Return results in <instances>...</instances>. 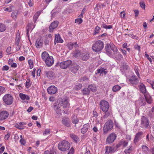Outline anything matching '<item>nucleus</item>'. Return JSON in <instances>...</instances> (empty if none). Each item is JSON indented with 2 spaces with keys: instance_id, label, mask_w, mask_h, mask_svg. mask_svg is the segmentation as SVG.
<instances>
[{
  "instance_id": "1",
  "label": "nucleus",
  "mask_w": 154,
  "mask_h": 154,
  "mask_svg": "<svg viewBox=\"0 0 154 154\" xmlns=\"http://www.w3.org/2000/svg\"><path fill=\"white\" fill-rule=\"evenodd\" d=\"M60 106H62L63 107V112L66 114H68L69 112L67 109L69 107L70 103L68 97H64L62 98L60 101L59 103Z\"/></svg>"
},
{
  "instance_id": "2",
  "label": "nucleus",
  "mask_w": 154,
  "mask_h": 154,
  "mask_svg": "<svg viewBox=\"0 0 154 154\" xmlns=\"http://www.w3.org/2000/svg\"><path fill=\"white\" fill-rule=\"evenodd\" d=\"M70 146V144L68 141L65 140L60 141L58 145V149L62 151H65L68 150Z\"/></svg>"
},
{
  "instance_id": "3",
  "label": "nucleus",
  "mask_w": 154,
  "mask_h": 154,
  "mask_svg": "<svg viewBox=\"0 0 154 154\" xmlns=\"http://www.w3.org/2000/svg\"><path fill=\"white\" fill-rule=\"evenodd\" d=\"M103 46L104 44L103 42L98 40L96 42L93 44L92 48L94 51L98 52L103 49Z\"/></svg>"
},
{
  "instance_id": "4",
  "label": "nucleus",
  "mask_w": 154,
  "mask_h": 154,
  "mask_svg": "<svg viewBox=\"0 0 154 154\" xmlns=\"http://www.w3.org/2000/svg\"><path fill=\"white\" fill-rule=\"evenodd\" d=\"M113 124L111 120H108L104 125L103 129V132L105 134H106L108 131L112 129L113 127Z\"/></svg>"
},
{
  "instance_id": "5",
  "label": "nucleus",
  "mask_w": 154,
  "mask_h": 154,
  "mask_svg": "<svg viewBox=\"0 0 154 154\" xmlns=\"http://www.w3.org/2000/svg\"><path fill=\"white\" fill-rule=\"evenodd\" d=\"M3 100L5 104L10 105L12 104L13 101V98L10 94H6L3 97Z\"/></svg>"
},
{
  "instance_id": "6",
  "label": "nucleus",
  "mask_w": 154,
  "mask_h": 154,
  "mask_svg": "<svg viewBox=\"0 0 154 154\" xmlns=\"http://www.w3.org/2000/svg\"><path fill=\"white\" fill-rule=\"evenodd\" d=\"M140 126L142 128H147L149 126V119L146 117L143 116L142 117L140 120Z\"/></svg>"
},
{
  "instance_id": "7",
  "label": "nucleus",
  "mask_w": 154,
  "mask_h": 154,
  "mask_svg": "<svg viewBox=\"0 0 154 154\" xmlns=\"http://www.w3.org/2000/svg\"><path fill=\"white\" fill-rule=\"evenodd\" d=\"M100 109L103 112H106L109 107V103L105 100H101L100 102Z\"/></svg>"
},
{
  "instance_id": "8",
  "label": "nucleus",
  "mask_w": 154,
  "mask_h": 154,
  "mask_svg": "<svg viewBox=\"0 0 154 154\" xmlns=\"http://www.w3.org/2000/svg\"><path fill=\"white\" fill-rule=\"evenodd\" d=\"M72 61L70 60H68L60 63V66L61 68L63 69H66L70 67L72 64Z\"/></svg>"
},
{
  "instance_id": "9",
  "label": "nucleus",
  "mask_w": 154,
  "mask_h": 154,
  "mask_svg": "<svg viewBox=\"0 0 154 154\" xmlns=\"http://www.w3.org/2000/svg\"><path fill=\"white\" fill-rule=\"evenodd\" d=\"M79 68V66L78 64L74 63L71 65L69 69L71 72L73 74L77 73Z\"/></svg>"
},
{
  "instance_id": "10",
  "label": "nucleus",
  "mask_w": 154,
  "mask_h": 154,
  "mask_svg": "<svg viewBox=\"0 0 154 154\" xmlns=\"http://www.w3.org/2000/svg\"><path fill=\"white\" fill-rule=\"evenodd\" d=\"M116 134L113 133L110 134L107 138L106 142L108 143L113 142L116 139Z\"/></svg>"
},
{
  "instance_id": "11",
  "label": "nucleus",
  "mask_w": 154,
  "mask_h": 154,
  "mask_svg": "<svg viewBox=\"0 0 154 154\" xmlns=\"http://www.w3.org/2000/svg\"><path fill=\"white\" fill-rule=\"evenodd\" d=\"M57 91V88L54 86H50L47 89L48 92L50 94H55Z\"/></svg>"
},
{
  "instance_id": "12",
  "label": "nucleus",
  "mask_w": 154,
  "mask_h": 154,
  "mask_svg": "<svg viewBox=\"0 0 154 154\" xmlns=\"http://www.w3.org/2000/svg\"><path fill=\"white\" fill-rule=\"evenodd\" d=\"M45 61L46 65L48 67L51 66L54 63L53 58L52 56H50Z\"/></svg>"
},
{
  "instance_id": "13",
  "label": "nucleus",
  "mask_w": 154,
  "mask_h": 154,
  "mask_svg": "<svg viewBox=\"0 0 154 154\" xmlns=\"http://www.w3.org/2000/svg\"><path fill=\"white\" fill-rule=\"evenodd\" d=\"M129 82L132 85H137L139 83L138 79L135 76H132L129 79Z\"/></svg>"
},
{
  "instance_id": "14",
  "label": "nucleus",
  "mask_w": 154,
  "mask_h": 154,
  "mask_svg": "<svg viewBox=\"0 0 154 154\" xmlns=\"http://www.w3.org/2000/svg\"><path fill=\"white\" fill-rule=\"evenodd\" d=\"M8 112L6 111H2L0 112V120H3L7 118L8 116Z\"/></svg>"
},
{
  "instance_id": "15",
  "label": "nucleus",
  "mask_w": 154,
  "mask_h": 154,
  "mask_svg": "<svg viewBox=\"0 0 154 154\" xmlns=\"http://www.w3.org/2000/svg\"><path fill=\"white\" fill-rule=\"evenodd\" d=\"M139 88L140 91L144 95L148 93L145 85L142 83H140L139 85Z\"/></svg>"
},
{
  "instance_id": "16",
  "label": "nucleus",
  "mask_w": 154,
  "mask_h": 154,
  "mask_svg": "<svg viewBox=\"0 0 154 154\" xmlns=\"http://www.w3.org/2000/svg\"><path fill=\"white\" fill-rule=\"evenodd\" d=\"M58 24V21H54L52 22L49 27L50 32H52L53 29H55L57 26Z\"/></svg>"
},
{
  "instance_id": "17",
  "label": "nucleus",
  "mask_w": 154,
  "mask_h": 154,
  "mask_svg": "<svg viewBox=\"0 0 154 154\" xmlns=\"http://www.w3.org/2000/svg\"><path fill=\"white\" fill-rule=\"evenodd\" d=\"M109 44H107L105 47V49L106 51V54L110 57L112 56V52L110 47Z\"/></svg>"
},
{
  "instance_id": "18",
  "label": "nucleus",
  "mask_w": 154,
  "mask_h": 154,
  "mask_svg": "<svg viewBox=\"0 0 154 154\" xmlns=\"http://www.w3.org/2000/svg\"><path fill=\"white\" fill-rule=\"evenodd\" d=\"M111 57L118 60H121L123 58L122 55L119 52L114 53Z\"/></svg>"
},
{
  "instance_id": "19",
  "label": "nucleus",
  "mask_w": 154,
  "mask_h": 154,
  "mask_svg": "<svg viewBox=\"0 0 154 154\" xmlns=\"http://www.w3.org/2000/svg\"><path fill=\"white\" fill-rule=\"evenodd\" d=\"M45 74L46 76L49 79H53L54 77V74L51 71H45Z\"/></svg>"
},
{
  "instance_id": "20",
  "label": "nucleus",
  "mask_w": 154,
  "mask_h": 154,
  "mask_svg": "<svg viewBox=\"0 0 154 154\" xmlns=\"http://www.w3.org/2000/svg\"><path fill=\"white\" fill-rule=\"evenodd\" d=\"M62 122L63 125L68 127H69L71 126L70 124V121L68 118L63 119L62 120Z\"/></svg>"
},
{
  "instance_id": "21",
  "label": "nucleus",
  "mask_w": 154,
  "mask_h": 154,
  "mask_svg": "<svg viewBox=\"0 0 154 154\" xmlns=\"http://www.w3.org/2000/svg\"><path fill=\"white\" fill-rule=\"evenodd\" d=\"M143 134V132L141 131L139 132L136 134L134 140V142L135 143L139 141L141 138V136Z\"/></svg>"
},
{
  "instance_id": "22",
  "label": "nucleus",
  "mask_w": 154,
  "mask_h": 154,
  "mask_svg": "<svg viewBox=\"0 0 154 154\" xmlns=\"http://www.w3.org/2000/svg\"><path fill=\"white\" fill-rule=\"evenodd\" d=\"M63 42V40L61 38L60 35L59 34H56L54 41V43L56 44L57 43H62Z\"/></svg>"
},
{
  "instance_id": "23",
  "label": "nucleus",
  "mask_w": 154,
  "mask_h": 154,
  "mask_svg": "<svg viewBox=\"0 0 154 154\" xmlns=\"http://www.w3.org/2000/svg\"><path fill=\"white\" fill-rule=\"evenodd\" d=\"M89 127V125L88 124L84 125L83 127L81 129V131L82 133L83 134L85 133L88 131Z\"/></svg>"
},
{
  "instance_id": "24",
  "label": "nucleus",
  "mask_w": 154,
  "mask_h": 154,
  "mask_svg": "<svg viewBox=\"0 0 154 154\" xmlns=\"http://www.w3.org/2000/svg\"><path fill=\"white\" fill-rule=\"evenodd\" d=\"M144 96L146 102L149 104H151L152 103V100L151 97L149 94L148 93L145 94Z\"/></svg>"
},
{
  "instance_id": "25",
  "label": "nucleus",
  "mask_w": 154,
  "mask_h": 154,
  "mask_svg": "<svg viewBox=\"0 0 154 154\" xmlns=\"http://www.w3.org/2000/svg\"><path fill=\"white\" fill-rule=\"evenodd\" d=\"M43 45L42 41L39 39L37 40L35 43V46L37 48H41Z\"/></svg>"
},
{
  "instance_id": "26",
  "label": "nucleus",
  "mask_w": 154,
  "mask_h": 154,
  "mask_svg": "<svg viewBox=\"0 0 154 154\" xmlns=\"http://www.w3.org/2000/svg\"><path fill=\"white\" fill-rule=\"evenodd\" d=\"M81 56L82 59L83 60H88L89 57V54L88 53H83Z\"/></svg>"
},
{
  "instance_id": "27",
  "label": "nucleus",
  "mask_w": 154,
  "mask_h": 154,
  "mask_svg": "<svg viewBox=\"0 0 154 154\" xmlns=\"http://www.w3.org/2000/svg\"><path fill=\"white\" fill-rule=\"evenodd\" d=\"M19 96L21 99L23 100H29L30 99L28 96L23 94L22 93H20V94Z\"/></svg>"
},
{
  "instance_id": "28",
  "label": "nucleus",
  "mask_w": 154,
  "mask_h": 154,
  "mask_svg": "<svg viewBox=\"0 0 154 154\" xmlns=\"http://www.w3.org/2000/svg\"><path fill=\"white\" fill-rule=\"evenodd\" d=\"M50 57L48 53L46 51L43 52L42 54V57L43 60H45L48 58Z\"/></svg>"
},
{
  "instance_id": "29",
  "label": "nucleus",
  "mask_w": 154,
  "mask_h": 154,
  "mask_svg": "<svg viewBox=\"0 0 154 154\" xmlns=\"http://www.w3.org/2000/svg\"><path fill=\"white\" fill-rule=\"evenodd\" d=\"M133 149V147L131 146H130L128 149H125L124 151L126 154H130Z\"/></svg>"
},
{
  "instance_id": "30",
  "label": "nucleus",
  "mask_w": 154,
  "mask_h": 154,
  "mask_svg": "<svg viewBox=\"0 0 154 154\" xmlns=\"http://www.w3.org/2000/svg\"><path fill=\"white\" fill-rule=\"evenodd\" d=\"M89 91L91 90L93 92L97 90L96 86L94 85L91 84L89 85L88 87Z\"/></svg>"
},
{
  "instance_id": "31",
  "label": "nucleus",
  "mask_w": 154,
  "mask_h": 154,
  "mask_svg": "<svg viewBox=\"0 0 154 154\" xmlns=\"http://www.w3.org/2000/svg\"><path fill=\"white\" fill-rule=\"evenodd\" d=\"M109 45H110V48L111 49V51H112L114 53H115L117 51H118V49L116 47L115 45L112 44V43L110 42V43H109Z\"/></svg>"
},
{
  "instance_id": "32",
  "label": "nucleus",
  "mask_w": 154,
  "mask_h": 154,
  "mask_svg": "<svg viewBox=\"0 0 154 154\" xmlns=\"http://www.w3.org/2000/svg\"><path fill=\"white\" fill-rule=\"evenodd\" d=\"M70 137L76 142H77L79 141V139L78 137L74 134H71Z\"/></svg>"
},
{
  "instance_id": "33",
  "label": "nucleus",
  "mask_w": 154,
  "mask_h": 154,
  "mask_svg": "<svg viewBox=\"0 0 154 154\" xmlns=\"http://www.w3.org/2000/svg\"><path fill=\"white\" fill-rule=\"evenodd\" d=\"M6 26L4 24L0 23V32H4L6 30Z\"/></svg>"
},
{
  "instance_id": "34",
  "label": "nucleus",
  "mask_w": 154,
  "mask_h": 154,
  "mask_svg": "<svg viewBox=\"0 0 154 154\" xmlns=\"http://www.w3.org/2000/svg\"><path fill=\"white\" fill-rule=\"evenodd\" d=\"M141 106L144 105L146 104V102L144 98H140L138 100Z\"/></svg>"
},
{
  "instance_id": "35",
  "label": "nucleus",
  "mask_w": 154,
  "mask_h": 154,
  "mask_svg": "<svg viewBox=\"0 0 154 154\" xmlns=\"http://www.w3.org/2000/svg\"><path fill=\"white\" fill-rule=\"evenodd\" d=\"M80 51L79 50H75L73 53V56L75 57L80 56Z\"/></svg>"
},
{
  "instance_id": "36",
  "label": "nucleus",
  "mask_w": 154,
  "mask_h": 154,
  "mask_svg": "<svg viewBox=\"0 0 154 154\" xmlns=\"http://www.w3.org/2000/svg\"><path fill=\"white\" fill-rule=\"evenodd\" d=\"M20 39V37L19 34H17L16 38V43L15 44L17 46H18L19 44V42Z\"/></svg>"
},
{
  "instance_id": "37",
  "label": "nucleus",
  "mask_w": 154,
  "mask_h": 154,
  "mask_svg": "<svg viewBox=\"0 0 154 154\" xmlns=\"http://www.w3.org/2000/svg\"><path fill=\"white\" fill-rule=\"evenodd\" d=\"M40 14V12H36L34 15L33 16V20H34V22L35 23L36 20H37V19L38 18V17L39 16Z\"/></svg>"
},
{
  "instance_id": "38",
  "label": "nucleus",
  "mask_w": 154,
  "mask_h": 154,
  "mask_svg": "<svg viewBox=\"0 0 154 154\" xmlns=\"http://www.w3.org/2000/svg\"><path fill=\"white\" fill-rule=\"evenodd\" d=\"M121 87L119 85H115L112 88V90L114 92H116L120 90Z\"/></svg>"
},
{
  "instance_id": "39",
  "label": "nucleus",
  "mask_w": 154,
  "mask_h": 154,
  "mask_svg": "<svg viewBox=\"0 0 154 154\" xmlns=\"http://www.w3.org/2000/svg\"><path fill=\"white\" fill-rule=\"evenodd\" d=\"M32 25L31 24H29L26 28L27 35L29 36V32L31 30Z\"/></svg>"
},
{
  "instance_id": "40",
  "label": "nucleus",
  "mask_w": 154,
  "mask_h": 154,
  "mask_svg": "<svg viewBox=\"0 0 154 154\" xmlns=\"http://www.w3.org/2000/svg\"><path fill=\"white\" fill-rule=\"evenodd\" d=\"M100 73V74L104 73V75H106V72L105 71V69H98L97 70V72L96 73V74Z\"/></svg>"
},
{
  "instance_id": "41",
  "label": "nucleus",
  "mask_w": 154,
  "mask_h": 154,
  "mask_svg": "<svg viewBox=\"0 0 154 154\" xmlns=\"http://www.w3.org/2000/svg\"><path fill=\"white\" fill-rule=\"evenodd\" d=\"M82 93L84 94H88L90 93V91L88 88H85L82 90Z\"/></svg>"
},
{
  "instance_id": "42",
  "label": "nucleus",
  "mask_w": 154,
  "mask_h": 154,
  "mask_svg": "<svg viewBox=\"0 0 154 154\" xmlns=\"http://www.w3.org/2000/svg\"><path fill=\"white\" fill-rule=\"evenodd\" d=\"M73 119L72 120V122L75 124H77L79 122V120L77 118L76 116H74L73 117Z\"/></svg>"
},
{
  "instance_id": "43",
  "label": "nucleus",
  "mask_w": 154,
  "mask_h": 154,
  "mask_svg": "<svg viewBox=\"0 0 154 154\" xmlns=\"http://www.w3.org/2000/svg\"><path fill=\"white\" fill-rule=\"evenodd\" d=\"M120 141L121 145H122L124 147L128 145V142L127 141H125L124 140H122Z\"/></svg>"
},
{
  "instance_id": "44",
  "label": "nucleus",
  "mask_w": 154,
  "mask_h": 154,
  "mask_svg": "<svg viewBox=\"0 0 154 154\" xmlns=\"http://www.w3.org/2000/svg\"><path fill=\"white\" fill-rule=\"evenodd\" d=\"M100 28L98 26H97L95 28L94 32V35H95L99 32V30L100 29Z\"/></svg>"
},
{
  "instance_id": "45",
  "label": "nucleus",
  "mask_w": 154,
  "mask_h": 154,
  "mask_svg": "<svg viewBox=\"0 0 154 154\" xmlns=\"http://www.w3.org/2000/svg\"><path fill=\"white\" fill-rule=\"evenodd\" d=\"M110 149V146H106L105 154H108L109 153L111 152Z\"/></svg>"
},
{
  "instance_id": "46",
  "label": "nucleus",
  "mask_w": 154,
  "mask_h": 154,
  "mask_svg": "<svg viewBox=\"0 0 154 154\" xmlns=\"http://www.w3.org/2000/svg\"><path fill=\"white\" fill-rule=\"evenodd\" d=\"M67 46L69 49L71 50L72 49L74 46V44L73 43H72V42H70L69 43H68L67 44Z\"/></svg>"
},
{
  "instance_id": "47",
  "label": "nucleus",
  "mask_w": 154,
  "mask_h": 154,
  "mask_svg": "<svg viewBox=\"0 0 154 154\" xmlns=\"http://www.w3.org/2000/svg\"><path fill=\"white\" fill-rule=\"evenodd\" d=\"M82 22V20L80 18H79L76 19L75 20V22L79 24Z\"/></svg>"
},
{
  "instance_id": "48",
  "label": "nucleus",
  "mask_w": 154,
  "mask_h": 154,
  "mask_svg": "<svg viewBox=\"0 0 154 154\" xmlns=\"http://www.w3.org/2000/svg\"><path fill=\"white\" fill-rule=\"evenodd\" d=\"M5 91V88L2 86H0V96Z\"/></svg>"
},
{
  "instance_id": "49",
  "label": "nucleus",
  "mask_w": 154,
  "mask_h": 154,
  "mask_svg": "<svg viewBox=\"0 0 154 154\" xmlns=\"http://www.w3.org/2000/svg\"><path fill=\"white\" fill-rule=\"evenodd\" d=\"M28 63L29 65V67L30 69H32L33 67V63L32 60H29L28 61Z\"/></svg>"
},
{
  "instance_id": "50",
  "label": "nucleus",
  "mask_w": 154,
  "mask_h": 154,
  "mask_svg": "<svg viewBox=\"0 0 154 154\" xmlns=\"http://www.w3.org/2000/svg\"><path fill=\"white\" fill-rule=\"evenodd\" d=\"M140 7L143 9H144L145 8V5L144 2L142 1L140 3Z\"/></svg>"
},
{
  "instance_id": "51",
  "label": "nucleus",
  "mask_w": 154,
  "mask_h": 154,
  "mask_svg": "<svg viewBox=\"0 0 154 154\" xmlns=\"http://www.w3.org/2000/svg\"><path fill=\"white\" fill-rule=\"evenodd\" d=\"M148 148L146 146L143 145L142 146V151H144L145 152H146L148 151Z\"/></svg>"
},
{
  "instance_id": "52",
  "label": "nucleus",
  "mask_w": 154,
  "mask_h": 154,
  "mask_svg": "<svg viewBox=\"0 0 154 154\" xmlns=\"http://www.w3.org/2000/svg\"><path fill=\"white\" fill-rule=\"evenodd\" d=\"M60 106V105H59V103L58 104H55L54 106V110H55L59 109L60 108V106Z\"/></svg>"
},
{
  "instance_id": "53",
  "label": "nucleus",
  "mask_w": 154,
  "mask_h": 154,
  "mask_svg": "<svg viewBox=\"0 0 154 154\" xmlns=\"http://www.w3.org/2000/svg\"><path fill=\"white\" fill-rule=\"evenodd\" d=\"M26 86L27 88H28L30 86V80L29 79L27 80L26 82Z\"/></svg>"
},
{
  "instance_id": "54",
  "label": "nucleus",
  "mask_w": 154,
  "mask_h": 154,
  "mask_svg": "<svg viewBox=\"0 0 154 154\" xmlns=\"http://www.w3.org/2000/svg\"><path fill=\"white\" fill-rule=\"evenodd\" d=\"M56 113V115L57 116H60L61 115V110L60 109L55 110Z\"/></svg>"
},
{
  "instance_id": "55",
  "label": "nucleus",
  "mask_w": 154,
  "mask_h": 154,
  "mask_svg": "<svg viewBox=\"0 0 154 154\" xmlns=\"http://www.w3.org/2000/svg\"><path fill=\"white\" fill-rule=\"evenodd\" d=\"M110 148L111 152H114L117 149V148H116V147L110 146Z\"/></svg>"
},
{
  "instance_id": "56",
  "label": "nucleus",
  "mask_w": 154,
  "mask_h": 154,
  "mask_svg": "<svg viewBox=\"0 0 154 154\" xmlns=\"http://www.w3.org/2000/svg\"><path fill=\"white\" fill-rule=\"evenodd\" d=\"M85 11V9L83 8L82 10L81 14L79 15V17L80 18H82L83 17V14Z\"/></svg>"
},
{
  "instance_id": "57",
  "label": "nucleus",
  "mask_w": 154,
  "mask_h": 154,
  "mask_svg": "<svg viewBox=\"0 0 154 154\" xmlns=\"http://www.w3.org/2000/svg\"><path fill=\"white\" fill-rule=\"evenodd\" d=\"M9 69V67L7 65L3 66L2 69V70L3 71H7Z\"/></svg>"
},
{
  "instance_id": "58",
  "label": "nucleus",
  "mask_w": 154,
  "mask_h": 154,
  "mask_svg": "<svg viewBox=\"0 0 154 154\" xmlns=\"http://www.w3.org/2000/svg\"><path fill=\"white\" fill-rule=\"evenodd\" d=\"M50 130L49 129H46L43 133V135H46L48 134H49Z\"/></svg>"
},
{
  "instance_id": "59",
  "label": "nucleus",
  "mask_w": 154,
  "mask_h": 154,
  "mask_svg": "<svg viewBox=\"0 0 154 154\" xmlns=\"http://www.w3.org/2000/svg\"><path fill=\"white\" fill-rule=\"evenodd\" d=\"M15 127L18 128L19 129H23L24 128L22 127L19 124L18 125L17 124H16L15 125Z\"/></svg>"
},
{
  "instance_id": "60",
  "label": "nucleus",
  "mask_w": 154,
  "mask_h": 154,
  "mask_svg": "<svg viewBox=\"0 0 154 154\" xmlns=\"http://www.w3.org/2000/svg\"><path fill=\"white\" fill-rule=\"evenodd\" d=\"M17 13L12 12L11 16L13 18L15 19L17 16Z\"/></svg>"
},
{
  "instance_id": "61",
  "label": "nucleus",
  "mask_w": 154,
  "mask_h": 154,
  "mask_svg": "<svg viewBox=\"0 0 154 154\" xmlns=\"http://www.w3.org/2000/svg\"><path fill=\"white\" fill-rule=\"evenodd\" d=\"M11 47H8L7 50H6V51L7 53H8V54H11L10 53V52L11 51Z\"/></svg>"
},
{
  "instance_id": "62",
  "label": "nucleus",
  "mask_w": 154,
  "mask_h": 154,
  "mask_svg": "<svg viewBox=\"0 0 154 154\" xmlns=\"http://www.w3.org/2000/svg\"><path fill=\"white\" fill-rule=\"evenodd\" d=\"M10 134L9 133H8L6 134L5 137V140H8L10 137Z\"/></svg>"
},
{
  "instance_id": "63",
  "label": "nucleus",
  "mask_w": 154,
  "mask_h": 154,
  "mask_svg": "<svg viewBox=\"0 0 154 154\" xmlns=\"http://www.w3.org/2000/svg\"><path fill=\"white\" fill-rule=\"evenodd\" d=\"M104 112L106 113L105 114V115H104V117L105 118L107 117L108 116H109V115L110 114V112L109 111H108L106 112Z\"/></svg>"
},
{
  "instance_id": "64",
  "label": "nucleus",
  "mask_w": 154,
  "mask_h": 154,
  "mask_svg": "<svg viewBox=\"0 0 154 154\" xmlns=\"http://www.w3.org/2000/svg\"><path fill=\"white\" fill-rule=\"evenodd\" d=\"M74 152V149L72 147L68 154H73Z\"/></svg>"
}]
</instances>
